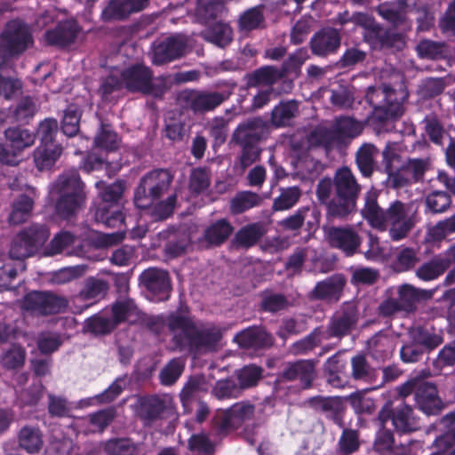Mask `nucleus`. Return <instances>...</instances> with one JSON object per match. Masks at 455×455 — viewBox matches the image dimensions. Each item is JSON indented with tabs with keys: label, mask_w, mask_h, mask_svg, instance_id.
<instances>
[{
	"label": "nucleus",
	"mask_w": 455,
	"mask_h": 455,
	"mask_svg": "<svg viewBox=\"0 0 455 455\" xmlns=\"http://www.w3.org/2000/svg\"><path fill=\"white\" fill-rule=\"evenodd\" d=\"M334 187L337 196L354 200H356L360 190V187L352 172L347 167L341 168L336 172Z\"/></svg>",
	"instance_id": "7c9ffc66"
},
{
	"label": "nucleus",
	"mask_w": 455,
	"mask_h": 455,
	"mask_svg": "<svg viewBox=\"0 0 455 455\" xmlns=\"http://www.w3.org/2000/svg\"><path fill=\"white\" fill-rule=\"evenodd\" d=\"M283 76L280 69L272 66H266L249 74L247 76V84L250 87L272 85Z\"/></svg>",
	"instance_id": "a19ab883"
},
{
	"label": "nucleus",
	"mask_w": 455,
	"mask_h": 455,
	"mask_svg": "<svg viewBox=\"0 0 455 455\" xmlns=\"http://www.w3.org/2000/svg\"><path fill=\"white\" fill-rule=\"evenodd\" d=\"M48 236L49 233L44 226L32 225L25 228L12 240L9 251L11 258L23 259L34 255Z\"/></svg>",
	"instance_id": "9d476101"
},
{
	"label": "nucleus",
	"mask_w": 455,
	"mask_h": 455,
	"mask_svg": "<svg viewBox=\"0 0 455 455\" xmlns=\"http://www.w3.org/2000/svg\"><path fill=\"white\" fill-rule=\"evenodd\" d=\"M148 4L149 0H109L102 10L100 18L105 22L122 20L144 10Z\"/></svg>",
	"instance_id": "a211bd4d"
},
{
	"label": "nucleus",
	"mask_w": 455,
	"mask_h": 455,
	"mask_svg": "<svg viewBox=\"0 0 455 455\" xmlns=\"http://www.w3.org/2000/svg\"><path fill=\"white\" fill-rule=\"evenodd\" d=\"M124 88L132 92H141L154 97L162 96L165 84L162 80L154 79L151 70L141 64L125 68L121 72Z\"/></svg>",
	"instance_id": "1a4fd4ad"
},
{
	"label": "nucleus",
	"mask_w": 455,
	"mask_h": 455,
	"mask_svg": "<svg viewBox=\"0 0 455 455\" xmlns=\"http://www.w3.org/2000/svg\"><path fill=\"white\" fill-rule=\"evenodd\" d=\"M95 186L102 200V203L95 212V220L103 223L108 228L121 226L124 221V216L116 204L124 193V183L123 181H116L107 185L104 181L100 180L96 182Z\"/></svg>",
	"instance_id": "423d86ee"
},
{
	"label": "nucleus",
	"mask_w": 455,
	"mask_h": 455,
	"mask_svg": "<svg viewBox=\"0 0 455 455\" xmlns=\"http://www.w3.org/2000/svg\"><path fill=\"white\" fill-rule=\"evenodd\" d=\"M379 419L383 425L391 419L394 427L400 433L413 432L419 427L412 408L403 401L398 403L394 408L390 403H387L379 411Z\"/></svg>",
	"instance_id": "2eb2a0df"
},
{
	"label": "nucleus",
	"mask_w": 455,
	"mask_h": 455,
	"mask_svg": "<svg viewBox=\"0 0 455 455\" xmlns=\"http://www.w3.org/2000/svg\"><path fill=\"white\" fill-rule=\"evenodd\" d=\"M228 96L219 92L183 90L178 94V103L194 113H205L214 110Z\"/></svg>",
	"instance_id": "9b49d317"
},
{
	"label": "nucleus",
	"mask_w": 455,
	"mask_h": 455,
	"mask_svg": "<svg viewBox=\"0 0 455 455\" xmlns=\"http://www.w3.org/2000/svg\"><path fill=\"white\" fill-rule=\"evenodd\" d=\"M62 153V148L56 143L39 145L34 151V161L38 170L51 168Z\"/></svg>",
	"instance_id": "f704fd0d"
},
{
	"label": "nucleus",
	"mask_w": 455,
	"mask_h": 455,
	"mask_svg": "<svg viewBox=\"0 0 455 455\" xmlns=\"http://www.w3.org/2000/svg\"><path fill=\"white\" fill-rule=\"evenodd\" d=\"M33 44L30 28L20 20L8 22L0 35V58L6 60L23 52ZM6 65L0 62V70Z\"/></svg>",
	"instance_id": "6e6552de"
},
{
	"label": "nucleus",
	"mask_w": 455,
	"mask_h": 455,
	"mask_svg": "<svg viewBox=\"0 0 455 455\" xmlns=\"http://www.w3.org/2000/svg\"><path fill=\"white\" fill-rule=\"evenodd\" d=\"M81 113L76 106H69L66 110L61 123L63 133L68 137L75 136L79 130Z\"/></svg>",
	"instance_id": "e2e57ef3"
},
{
	"label": "nucleus",
	"mask_w": 455,
	"mask_h": 455,
	"mask_svg": "<svg viewBox=\"0 0 455 455\" xmlns=\"http://www.w3.org/2000/svg\"><path fill=\"white\" fill-rule=\"evenodd\" d=\"M261 198L256 193L243 191L238 193L230 203V211L234 214L242 213L252 207L259 205Z\"/></svg>",
	"instance_id": "864d4df0"
},
{
	"label": "nucleus",
	"mask_w": 455,
	"mask_h": 455,
	"mask_svg": "<svg viewBox=\"0 0 455 455\" xmlns=\"http://www.w3.org/2000/svg\"><path fill=\"white\" fill-rule=\"evenodd\" d=\"M202 36L208 42L224 48L233 40L231 27L223 22H217L202 32Z\"/></svg>",
	"instance_id": "c9c22d12"
},
{
	"label": "nucleus",
	"mask_w": 455,
	"mask_h": 455,
	"mask_svg": "<svg viewBox=\"0 0 455 455\" xmlns=\"http://www.w3.org/2000/svg\"><path fill=\"white\" fill-rule=\"evenodd\" d=\"M25 359V349L16 344L8 348H4L0 353V365L5 370H16L22 367Z\"/></svg>",
	"instance_id": "79ce46f5"
},
{
	"label": "nucleus",
	"mask_w": 455,
	"mask_h": 455,
	"mask_svg": "<svg viewBox=\"0 0 455 455\" xmlns=\"http://www.w3.org/2000/svg\"><path fill=\"white\" fill-rule=\"evenodd\" d=\"M225 12V4L221 0H212L206 4H199L196 8V15L202 22H208L220 17Z\"/></svg>",
	"instance_id": "4d7b16f0"
},
{
	"label": "nucleus",
	"mask_w": 455,
	"mask_h": 455,
	"mask_svg": "<svg viewBox=\"0 0 455 455\" xmlns=\"http://www.w3.org/2000/svg\"><path fill=\"white\" fill-rule=\"evenodd\" d=\"M262 235V227L254 223L243 228L236 235V241L242 246L250 247L255 244Z\"/></svg>",
	"instance_id": "0e129e2a"
},
{
	"label": "nucleus",
	"mask_w": 455,
	"mask_h": 455,
	"mask_svg": "<svg viewBox=\"0 0 455 455\" xmlns=\"http://www.w3.org/2000/svg\"><path fill=\"white\" fill-rule=\"evenodd\" d=\"M78 33V26L74 20L60 22L53 29L47 30L44 39L48 44L65 47L74 43Z\"/></svg>",
	"instance_id": "a878e982"
},
{
	"label": "nucleus",
	"mask_w": 455,
	"mask_h": 455,
	"mask_svg": "<svg viewBox=\"0 0 455 455\" xmlns=\"http://www.w3.org/2000/svg\"><path fill=\"white\" fill-rule=\"evenodd\" d=\"M37 196L36 189L27 186L26 194L20 196L12 204V211L9 217L10 223L19 225L26 221L33 209L34 199Z\"/></svg>",
	"instance_id": "bb28decb"
},
{
	"label": "nucleus",
	"mask_w": 455,
	"mask_h": 455,
	"mask_svg": "<svg viewBox=\"0 0 455 455\" xmlns=\"http://www.w3.org/2000/svg\"><path fill=\"white\" fill-rule=\"evenodd\" d=\"M211 184V176L204 168L193 169L189 177V190L194 195L205 192Z\"/></svg>",
	"instance_id": "13d9d810"
},
{
	"label": "nucleus",
	"mask_w": 455,
	"mask_h": 455,
	"mask_svg": "<svg viewBox=\"0 0 455 455\" xmlns=\"http://www.w3.org/2000/svg\"><path fill=\"white\" fill-rule=\"evenodd\" d=\"M358 311L353 303H347L336 311L324 330L326 339L342 338L355 329L358 322Z\"/></svg>",
	"instance_id": "dca6fc26"
},
{
	"label": "nucleus",
	"mask_w": 455,
	"mask_h": 455,
	"mask_svg": "<svg viewBox=\"0 0 455 455\" xmlns=\"http://www.w3.org/2000/svg\"><path fill=\"white\" fill-rule=\"evenodd\" d=\"M235 341L242 347L261 348L272 344L269 334L262 328L251 327L236 334Z\"/></svg>",
	"instance_id": "c756f323"
},
{
	"label": "nucleus",
	"mask_w": 455,
	"mask_h": 455,
	"mask_svg": "<svg viewBox=\"0 0 455 455\" xmlns=\"http://www.w3.org/2000/svg\"><path fill=\"white\" fill-rule=\"evenodd\" d=\"M109 455H136L137 445L128 438L111 439L105 443Z\"/></svg>",
	"instance_id": "bf43d9fd"
},
{
	"label": "nucleus",
	"mask_w": 455,
	"mask_h": 455,
	"mask_svg": "<svg viewBox=\"0 0 455 455\" xmlns=\"http://www.w3.org/2000/svg\"><path fill=\"white\" fill-rule=\"evenodd\" d=\"M432 295V291L409 283L390 287L386 291L385 299L379 306V314L384 316L412 314L419 302L429 299Z\"/></svg>",
	"instance_id": "20e7f679"
},
{
	"label": "nucleus",
	"mask_w": 455,
	"mask_h": 455,
	"mask_svg": "<svg viewBox=\"0 0 455 455\" xmlns=\"http://www.w3.org/2000/svg\"><path fill=\"white\" fill-rule=\"evenodd\" d=\"M53 189L60 194L56 210L60 216L68 218L76 214L84 204V183L76 170L72 169L59 177Z\"/></svg>",
	"instance_id": "39448f33"
},
{
	"label": "nucleus",
	"mask_w": 455,
	"mask_h": 455,
	"mask_svg": "<svg viewBox=\"0 0 455 455\" xmlns=\"http://www.w3.org/2000/svg\"><path fill=\"white\" fill-rule=\"evenodd\" d=\"M139 316V309L132 299L117 301L112 307V318L95 315L85 320L84 330L95 335L109 333L115 327L124 322H134Z\"/></svg>",
	"instance_id": "0eeeda50"
},
{
	"label": "nucleus",
	"mask_w": 455,
	"mask_h": 455,
	"mask_svg": "<svg viewBox=\"0 0 455 455\" xmlns=\"http://www.w3.org/2000/svg\"><path fill=\"white\" fill-rule=\"evenodd\" d=\"M351 20L363 28L367 32L364 34V38L371 44H375V47L379 44V46L389 45L388 34L375 23L374 20L364 13H355L352 16Z\"/></svg>",
	"instance_id": "cd10ccee"
},
{
	"label": "nucleus",
	"mask_w": 455,
	"mask_h": 455,
	"mask_svg": "<svg viewBox=\"0 0 455 455\" xmlns=\"http://www.w3.org/2000/svg\"><path fill=\"white\" fill-rule=\"evenodd\" d=\"M299 112L295 100L281 101L272 110L271 121L277 127L290 125Z\"/></svg>",
	"instance_id": "58836bf2"
},
{
	"label": "nucleus",
	"mask_w": 455,
	"mask_h": 455,
	"mask_svg": "<svg viewBox=\"0 0 455 455\" xmlns=\"http://www.w3.org/2000/svg\"><path fill=\"white\" fill-rule=\"evenodd\" d=\"M415 402L419 409L427 415L436 414L441 410V400L437 395L436 387L420 379Z\"/></svg>",
	"instance_id": "b1692460"
},
{
	"label": "nucleus",
	"mask_w": 455,
	"mask_h": 455,
	"mask_svg": "<svg viewBox=\"0 0 455 455\" xmlns=\"http://www.w3.org/2000/svg\"><path fill=\"white\" fill-rule=\"evenodd\" d=\"M254 406L248 403H236L230 408L221 411L217 416V423L221 429L236 428L243 422L251 419Z\"/></svg>",
	"instance_id": "6ab92c4d"
},
{
	"label": "nucleus",
	"mask_w": 455,
	"mask_h": 455,
	"mask_svg": "<svg viewBox=\"0 0 455 455\" xmlns=\"http://www.w3.org/2000/svg\"><path fill=\"white\" fill-rule=\"evenodd\" d=\"M165 409V401L158 396L143 397L140 400V414L146 419H156Z\"/></svg>",
	"instance_id": "6e6d98bb"
},
{
	"label": "nucleus",
	"mask_w": 455,
	"mask_h": 455,
	"mask_svg": "<svg viewBox=\"0 0 455 455\" xmlns=\"http://www.w3.org/2000/svg\"><path fill=\"white\" fill-rule=\"evenodd\" d=\"M371 354L378 359L388 357L392 352V342L385 335H377L369 341Z\"/></svg>",
	"instance_id": "774afa93"
},
{
	"label": "nucleus",
	"mask_w": 455,
	"mask_h": 455,
	"mask_svg": "<svg viewBox=\"0 0 455 455\" xmlns=\"http://www.w3.org/2000/svg\"><path fill=\"white\" fill-rule=\"evenodd\" d=\"M173 176L164 169L154 170L144 175L135 194L134 204L140 209H150L156 220H164L171 215L176 204V195L172 194L160 201L172 182Z\"/></svg>",
	"instance_id": "7ed1b4c3"
},
{
	"label": "nucleus",
	"mask_w": 455,
	"mask_h": 455,
	"mask_svg": "<svg viewBox=\"0 0 455 455\" xmlns=\"http://www.w3.org/2000/svg\"><path fill=\"white\" fill-rule=\"evenodd\" d=\"M309 406L315 411L324 413L328 418L339 422V413L341 411V402L339 397L315 396L307 401Z\"/></svg>",
	"instance_id": "4c0bfd02"
},
{
	"label": "nucleus",
	"mask_w": 455,
	"mask_h": 455,
	"mask_svg": "<svg viewBox=\"0 0 455 455\" xmlns=\"http://www.w3.org/2000/svg\"><path fill=\"white\" fill-rule=\"evenodd\" d=\"M300 197V190L297 187L283 188L273 204L275 211H285L294 206Z\"/></svg>",
	"instance_id": "680f3d73"
},
{
	"label": "nucleus",
	"mask_w": 455,
	"mask_h": 455,
	"mask_svg": "<svg viewBox=\"0 0 455 455\" xmlns=\"http://www.w3.org/2000/svg\"><path fill=\"white\" fill-rule=\"evenodd\" d=\"M419 259L417 251L410 247H399L395 253L393 267L396 272H404L412 268Z\"/></svg>",
	"instance_id": "3c124183"
},
{
	"label": "nucleus",
	"mask_w": 455,
	"mask_h": 455,
	"mask_svg": "<svg viewBox=\"0 0 455 455\" xmlns=\"http://www.w3.org/2000/svg\"><path fill=\"white\" fill-rule=\"evenodd\" d=\"M233 228L225 220H220L212 224L204 232V238L213 245H219L226 241L231 235Z\"/></svg>",
	"instance_id": "49530a36"
},
{
	"label": "nucleus",
	"mask_w": 455,
	"mask_h": 455,
	"mask_svg": "<svg viewBox=\"0 0 455 455\" xmlns=\"http://www.w3.org/2000/svg\"><path fill=\"white\" fill-rule=\"evenodd\" d=\"M326 339L324 330L316 328L304 339L292 344L291 351L294 355H304L311 351Z\"/></svg>",
	"instance_id": "de8ad7c7"
},
{
	"label": "nucleus",
	"mask_w": 455,
	"mask_h": 455,
	"mask_svg": "<svg viewBox=\"0 0 455 455\" xmlns=\"http://www.w3.org/2000/svg\"><path fill=\"white\" fill-rule=\"evenodd\" d=\"M4 138L20 155L26 148L32 147L36 141V135L33 132L20 127L6 129Z\"/></svg>",
	"instance_id": "72a5a7b5"
},
{
	"label": "nucleus",
	"mask_w": 455,
	"mask_h": 455,
	"mask_svg": "<svg viewBox=\"0 0 455 455\" xmlns=\"http://www.w3.org/2000/svg\"><path fill=\"white\" fill-rule=\"evenodd\" d=\"M308 142L311 146H323L325 148H331L335 144L339 143L334 127L329 129L324 126L316 127L310 133Z\"/></svg>",
	"instance_id": "603ef678"
},
{
	"label": "nucleus",
	"mask_w": 455,
	"mask_h": 455,
	"mask_svg": "<svg viewBox=\"0 0 455 455\" xmlns=\"http://www.w3.org/2000/svg\"><path fill=\"white\" fill-rule=\"evenodd\" d=\"M35 112L36 107L32 100L30 98H24L15 108L0 111V125L5 122L10 124L26 122L34 116Z\"/></svg>",
	"instance_id": "2f4dec72"
},
{
	"label": "nucleus",
	"mask_w": 455,
	"mask_h": 455,
	"mask_svg": "<svg viewBox=\"0 0 455 455\" xmlns=\"http://www.w3.org/2000/svg\"><path fill=\"white\" fill-rule=\"evenodd\" d=\"M143 285L159 300L168 299L171 283L168 273L157 268H148L140 275Z\"/></svg>",
	"instance_id": "412c9836"
},
{
	"label": "nucleus",
	"mask_w": 455,
	"mask_h": 455,
	"mask_svg": "<svg viewBox=\"0 0 455 455\" xmlns=\"http://www.w3.org/2000/svg\"><path fill=\"white\" fill-rule=\"evenodd\" d=\"M267 131L261 118L249 119L238 125L234 132V140L239 145H258Z\"/></svg>",
	"instance_id": "4be33fe9"
},
{
	"label": "nucleus",
	"mask_w": 455,
	"mask_h": 455,
	"mask_svg": "<svg viewBox=\"0 0 455 455\" xmlns=\"http://www.w3.org/2000/svg\"><path fill=\"white\" fill-rule=\"evenodd\" d=\"M425 212L441 214L446 212L451 205V196L442 190H433L424 196Z\"/></svg>",
	"instance_id": "e433bc0d"
},
{
	"label": "nucleus",
	"mask_w": 455,
	"mask_h": 455,
	"mask_svg": "<svg viewBox=\"0 0 455 455\" xmlns=\"http://www.w3.org/2000/svg\"><path fill=\"white\" fill-rule=\"evenodd\" d=\"M418 0H397L399 7L394 4L383 3L377 8L378 13L395 27L403 26L404 29L410 28L405 12L412 11L417 4Z\"/></svg>",
	"instance_id": "aec40b11"
},
{
	"label": "nucleus",
	"mask_w": 455,
	"mask_h": 455,
	"mask_svg": "<svg viewBox=\"0 0 455 455\" xmlns=\"http://www.w3.org/2000/svg\"><path fill=\"white\" fill-rule=\"evenodd\" d=\"M366 99L379 117L383 114L386 119H395L402 116L404 112L403 102L396 100L395 91L388 85L378 89L369 88Z\"/></svg>",
	"instance_id": "f8f14e48"
},
{
	"label": "nucleus",
	"mask_w": 455,
	"mask_h": 455,
	"mask_svg": "<svg viewBox=\"0 0 455 455\" xmlns=\"http://www.w3.org/2000/svg\"><path fill=\"white\" fill-rule=\"evenodd\" d=\"M308 52L306 48H300L294 53L291 54L283 63L282 68L280 69L283 76L289 74L297 75L302 65L308 59Z\"/></svg>",
	"instance_id": "052dcab7"
},
{
	"label": "nucleus",
	"mask_w": 455,
	"mask_h": 455,
	"mask_svg": "<svg viewBox=\"0 0 455 455\" xmlns=\"http://www.w3.org/2000/svg\"><path fill=\"white\" fill-rule=\"evenodd\" d=\"M362 215L372 228L380 231L388 230L389 237L394 242L406 238L420 221L418 202L403 203L396 200L384 211L379 206L374 192H368L365 195Z\"/></svg>",
	"instance_id": "f03ea898"
},
{
	"label": "nucleus",
	"mask_w": 455,
	"mask_h": 455,
	"mask_svg": "<svg viewBox=\"0 0 455 455\" xmlns=\"http://www.w3.org/2000/svg\"><path fill=\"white\" fill-rule=\"evenodd\" d=\"M355 202L356 200L336 195L328 204V215L337 219H345L355 211Z\"/></svg>",
	"instance_id": "8fccbe9b"
},
{
	"label": "nucleus",
	"mask_w": 455,
	"mask_h": 455,
	"mask_svg": "<svg viewBox=\"0 0 455 455\" xmlns=\"http://www.w3.org/2000/svg\"><path fill=\"white\" fill-rule=\"evenodd\" d=\"M379 152L372 144H363L356 153V163L363 176H370L375 166Z\"/></svg>",
	"instance_id": "ea45409f"
},
{
	"label": "nucleus",
	"mask_w": 455,
	"mask_h": 455,
	"mask_svg": "<svg viewBox=\"0 0 455 455\" xmlns=\"http://www.w3.org/2000/svg\"><path fill=\"white\" fill-rule=\"evenodd\" d=\"M315 377V363L313 360H299L287 363L278 380L298 381L301 388L307 389L312 386Z\"/></svg>",
	"instance_id": "f3484780"
},
{
	"label": "nucleus",
	"mask_w": 455,
	"mask_h": 455,
	"mask_svg": "<svg viewBox=\"0 0 455 455\" xmlns=\"http://www.w3.org/2000/svg\"><path fill=\"white\" fill-rule=\"evenodd\" d=\"M339 31L332 28H324L311 38L310 46L314 54L326 56L335 52L340 45Z\"/></svg>",
	"instance_id": "5701e85b"
},
{
	"label": "nucleus",
	"mask_w": 455,
	"mask_h": 455,
	"mask_svg": "<svg viewBox=\"0 0 455 455\" xmlns=\"http://www.w3.org/2000/svg\"><path fill=\"white\" fill-rule=\"evenodd\" d=\"M18 443L28 453H38L44 444L42 432L36 427L24 426L18 433Z\"/></svg>",
	"instance_id": "473e14b6"
},
{
	"label": "nucleus",
	"mask_w": 455,
	"mask_h": 455,
	"mask_svg": "<svg viewBox=\"0 0 455 455\" xmlns=\"http://www.w3.org/2000/svg\"><path fill=\"white\" fill-rule=\"evenodd\" d=\"M333 127L335 132H337L339 142L346 138L353 139L357 137L363 128L362 123L350 116H340L337 118Z\"/></svg>",
	"instance_id": "c03bdc74"
},
{
	"label": "nucleus",
	"mask_w": 455,
	"mask_h": 455,
	"mask_svg": "<svg viewBox=\"0 0 455 455\" xmlns=\"http://www.w3.org/2000/svg\"><path fill=\"white\" fill-rule=\"evenodd\" d=\"M188 52V38L177 34L154 42L151 60L155 65H163L183 57Z\"/></svg>",
	"instance_id": "ddd939ff"
},
{
	"label": "nucleus",
	"mask_w": 455,
	"mask_h": 455,
	"mask_svg": "<svg viewBox=\"0 0 455 455\" xmlns=\"http://www.w3.org/2000/svg\"><path fill=\"white\" fill-rule=\"evenodd\" d=\"M404 165L412 180L418 182L423 180L426 172L431 168V161L428 157L410 158Z\"/></svg>",
	"instance_id": "338daca9"
},
{
	"label": "nucleus",
	"mask_w": 455,
	"mask_h": 455,
	"mask_svg": "<svg viewBox=\"0 0 455 455\" xmlns=\"http://www.w3.org/2000/svg\"><path fill=\"white\" fill-rule=\"evenodd\" d=\"M411 338L420 347L434 349L443 343L441 335L434 332L427 327H416L411 331Z\"/></svg>",
	"instance_id": "09e8293b"
},
{
	"label": "nucleus",
	"mask_w": 455,
	"mask_h": 455,
	"mask_svg": "<svg viewBox=\"0 0 455 455\" xmlns=\"http://www.w3.org/2000/svg\"><path fill=\"white\" fill-rule=\"evenodd\" d=\"M346 280L341 275H334L324 281L317 283L312 291L313 297L318 299L339 300L345 286Z\"/></svg>",
	"instance_id": "c85d7f7f"
},
{
	"label": "nucleus",
	"mask_w": 455,
	"mask_h": 455,
	"mask_svg": "<svg viewBox=\"0 0 455 455\" xmlns=\"http://www.w3.org/2000/svg\"><path fill=\"white\" fill-rule=\"evenodd\" d=\"M164 323L172 333L173 342L180 349L188 347L199 353L212 351L222 338L220 327L212 323H196L183 310L171 313L166 320L163 316L152 317L148 325L155 332H159Z\"/></svg>",
	"instance_id": "f257e3e1"
},
{
	"label": "nucleus",
	"mask_w": 455,
	"mask_h": 455,
	"mask_svg": "<svg viewBox=\"0 0 455 455\" xmlns=\"http://www.w3.org/2000/svg\"><path fill=\"white\" fill-rule=\"evenodd\" d=\"M108 289V283L103 279L89 277L85 280L84 285L79 296L83 299H93L103 298Z\"/></svg>",
	"instance_id": "5fc2aeb1"
},
{
	"label": "nucleus",
	"mask_w": 455,
	"mask_h": 455,
	"mask_svg": "<svg viewBox=\"0 0 455 455\" xmlns=\"http://www.w3.org/2000/svg\"><path fill=\"white\" fill-rule=\"evenodd\" d=\"M184 365V360L180 358H175L170 361L160 373L162 384L165 386L172 385L181 375Z\"/></svg>",
	"instance_id": "69168bd1"
},
{
	"label": "nucleus",
	"mask_w": 455,
	"mask_h": 455,
	"mask_svg": "<svg viewBox=\"0 0 455 455\" xmlns=\"http://www.w3.org/2000/svg\"><path fill=\"white\" fill-rule=\"evenodd\" d=\"M446 269V261L437 255L418 267L416 276L422 281L429 282L443 275Z\"/></svg>",
	"instance_id": "37998d69"
},
{
	"label": "nucleus",
	"mask_w": 455,
	"mask_h": 455,
	"mask_svg": "<svg viewBox=\"0 0 455 455\" xmlns=\"http://www.w3.org/2000/svg\"><path fill=\"white\" fill-rule=\"evenodd\" d=\"M327 238L331 246L342 250L347 255L353 254L360 244L358 235L351 228H330Z\"/></svg>",
	"instance_id": "393cba45"
},
{
	"label": "nucleus",
	"mask_w": 455,
	"mask_h": 455,
	"mask_svg": "<svg viewBox=\"0 0 455 455\" xmlns=\"http://www.w3.org/2000/svg\"><path fill=\"white\" fill-rule=\"evenodd\" d=\"M264 22L263 6L251 7L243 12L238 19V28L249 32L260 28Z\"/></svg>",
	"instance_id": "a18cd8bd"
},
{
	"label": "nucleus",
	"mask_w": 455,
	"mask_h": 455,
	"mask_svg": "<svg viewBox=\"0 0 455 455\" xmlns=\"http://www.w3.org/2000/svg\"><path fill=\"white\" fill-rule=\"evenodd\" d=\"M68 300L52 292L32 291L23 300V307L39 315H52L65 312Z\"/></svg>",
	"instance_id": "4468645a"
}]
</instances>
